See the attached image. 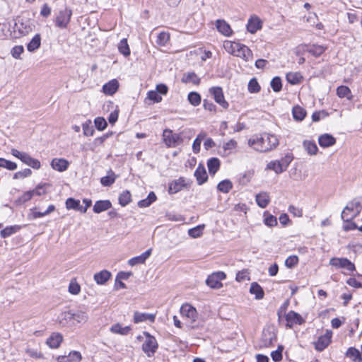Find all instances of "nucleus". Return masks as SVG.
Returning <instances> with one entry per match:
<instances>
[{
    "label": "nucleus",
    "mask_w": 362,
    "mask_h": 362,
    "mask_svg": "<svg viewBox=\"0 0 362 362\" xmlns=\"http://www.w3.org/2000/svg\"><path fill=\"white\" fill-rule=\"evenodd\" d=\"M248 146L259 152H268L277 147L278 138L270 134H263L260 136H253L248 140Z\"/></svg>",
    "instance_id": "obj_1"
},
{
    "label": "nucleus",
    "mask_w": 362,
    "mask_h": 362,
    "mask_svg": "<svg viewBox=\"0 0 362 362\" xmlns=\"http://www.w3.org/2000/svg\"><path fill=\"white\" fill-rule=\"evenodd\" d=\"M11 153L13 156L18 158L23 163L33 169L37 170L40 168V162L37 159L32 158L28 153L25 152H21L16 148H12Z\"/></svg>",
    "instance_id": "obj_2"
},
{
    "label": "nucleus",
    "mask_w": 362,
    "mask_h": 362,
    "mask_svg": "<svg viewBox=\"0 0 362 362\" xmlns=\"http://www.w3.org/2000/svg\"><path fill=\"white\" fill-rule=\"evenodd\" d=\"M163 140L168 148H175L183 142V139L178 134L174 133L170 129H165L163 132Z\"/></svg>",
    "instance_id": "obj_3"
},
{
    "label": "nucleus",
    "mask_w": 362,
    "mask_h": 362,
    "mask_svg": "<svg viewBox=\"0 0 362 362\" xmlns=\"http://www.w3.org/2000/svg\"><path fill=\"white\" fill-rule=\"evenodd\" d=\"M360 202L356 199L350 202L344 209L341 215L344 221L354 218L360 211Z\"/></svg>",
    "instance_id": "obj_4"
},
{
    "label": "nucleus",
    "mask_w": 362,
    "mask_h": 362,
    "mask_svg": "<svg viewBox=\"0 0 362 362\" xmlns=\"http://www.w3.org/2000/svg\"><path fill=\"white\" fill-rule=\"evenodd\" d=\"M144 334L146 336V339L142 344V350L148 357H151L156 353L158 346V343L156 338L148 332H144Z\"/></svg>",
    "instance_id": "obj_5"
},
{
    "label": "nucleus",
    "mask_w": 362,
    "mask_h": 362,
    "mask_svg": "<svg viewBox=\"0 0 362 362\" xmlns=\"http://www.w3.org/2000/svg\"><path fill=\"white\" fill-rule=\"evenodd\" d=\"M71 16L72 11L67 7L59 11L54 20L55 25L61 29L66 28Z\"/></svg>",
    "instance_id": "obj_6"
},
{
    "label": "nucleus",
    "mask_w": 362,
    "mask_h": 362,
    "mask_svg": "<svg viewBox=\"0 0 362 362\" xmlns=\"http://www.w3.org/2000/svg\"><path fill=\"white\" fill-rule=\"evenodd\" d=\"M180 313L189 323H194L198 318V313L195 308L189 303L183 304L180 308Z\"/></svg>",
    "instance_id": "obj_7"
},
{
    "label": "nucleus",
    "mask_w": 362,
    "mask_h": 362,
    "mask_svg": "<svg viewBox=\"0 0 362 362\" xmlns=\"http://www.w3.org/2000/svg\"><path fill=\"white\" fill-rule=\"evenodd\" d=\"M226 278V275L223 272H214L208 276L206 284L211 288L218 289L223 286L222 280Z\"/></svg>",
    "instance_id": "obj_8"
},
{
    "label": "nucleus",
    "mask_w": 362,
    "mask_h": 362,
    "mask_svg": "<svg viewBox=\"0 0 362 362\" xmlns=\"http://www.w3.org/2000/svg\"><path fill=\"white\" fill-rule=\"evenodd\" d=\"M210 94L213 96L214 100L222 107L227 109L229 106L228 103L226 101L223 90L219 86L211 87L209 90Z\"/></svg>",
    "instance_id": "obj_9"
},
{
    "label": "nucleus",
    "mask_w": 362,
    "mask_h": 362,
    "mask_svg": "<svg viewBox=\"0 0 362 362\" xmlns=\"http://www.w3.org/2000/svg\"><path fill=\"white\" fill-rule=\"evenodd\" d=\"M290 161V160H287L286 158H283L281 160H272L267 165V168L274 170L276 174H279L287 169Z\"/></svg>",
    "instance_id": "obj_10"
},
{
    "label": "nucleus",
    "mask_w": 362,
    "mask_h": 362,
    "mask_svg": "<svg viewBox=\"0 0 362 362\" xmlns=\"http://www.w3.org/2000/svg\"><path fill=\"white\" fill-rule=\"evenodd\" d=\"M332 332L327 330L325 334L319 337L317 341L315 342V348L319 351H323L331 342Z\"/></svg>",
    "instance_id": "obj_11"
},
{
    "label": "nucleus",
    "mask_w": 362,
    "mask_h": 362,
    "mask_svg": "<svg viewBox=\"0 0 362 362\" xmlns=\"http://www.w3.org/2000/svg\"><path fill=\"white\" fill-rule=\"evenodd\" d=\"M14 32H18L20 36L27 35L32 31V27L29 21L23 20H18L14 25Z\"/></svg>",
    "instance_id": "obj_12"
},
{
    "label": "nucleus",
    "mask_w": 362,
    "mask_h": 362,
    "mask_svg": "<svg viewBox=\"0 0 362 362\" xmlns=\"http://www.w3.org/2000/svg\"><path fill=\"white\" fill-rule=\"evenodd\" d=\"M330 264L338 268H344L348 271L355 270L354 264L346 258H332L330 259Z\"/></svg>",
    "instance_id": "obj_13"
},
{
    "label": "nucleus",
    "mask_w": 362,
    "mask_h": 362,
    "mask_svg": "<svg viewBox=\"0 0 362 362\" xmlns=\"http://www.w3.org/2000/svg\"><path fill=\"white\" fill-rule=\"evenodd\" d=\"M236 52L234 56L240 57L245 61H250L252 58V51L245 45L239 44V47L236 49Z\"/></svg>",
    "instance_id": "obj_14"
},
{
    "label": "nucleus",
    "mask_w": 362,
    "mask_h": 362,
    "mask_svg": "<svg viewBox=\"0 0 362 362\" xmlns=\"http://www.w3.org/2000/svg\"><path fill=\"white\" fill-rule=\"evenodd\" d=\"M285 318L289 327H292L293 325H301L304 322L302 317L294 311L288 312Z\"/></svg>",
    "instance_id": "obj_15"
},
{
    "label": "nucleus",
    "mask_w": 362,
    "mask_h": 362,
    "mask_svg": "<svg viewBox=\"0 0 362 362\" xmlns=\"http://www.w3.org/2000/svg\"><path fill=\"white\" fill-rule=\"evenodd\" d=\"M156 320V314H150V313H139V312H134V323H139L142 322L149 321L151 322H154Z\"/></svg>",
    "instance_id": "obj_16"
},
{
    "label": "nucleus",
    "mask_w": 362,
    "mask_h": 362,
    "mask_svg": "<svg viewBox=\"0 0 362 362\" xmlns=\"http://www.w3.org/2000/svg\"><path fill=\"white\" fill-rule=\"evenodd\" d=\"M262 26L261 20L256 16H252L247 22V30L252 34L260 30Z\"/></svg>",
    "instance_id": "obj_17"
},
{
    "label": "nucleus",
    "mask_w": 362,
    "mask_h": 362,
    "mask_svg": "<svg viewBox=\"0 0 362 362\" xmlns=\"http://www.w3.org/2000/svg\"><path fill=\"white\" fill-rule=\"evenodd\" d=\"M186 185L185 180L183 177H180L169 184L168 192L175 194L181 191Z\"/></svg>",
    "instance_id": "obj_18"
},
{
    "label": "nucleus",
    "mask_w": 362,
    "mask_h": 362,
    "mask_svg": "<svg viewBox=\"0 0 362 362\" xmlns=\"http://www.w3.org/2000/svg\"><path fill=\"white\" fill-rule=\"evenodd\" d=\"M318 143L321 147L327 148L336 143V139L329 134H324L320 136Z\"/></svg>",
    "instance_id": "obj_19"
},
{
    "label": "nucleus",
    "mask_w": 362,
    "mask_h": 362,
    "mask_svg": "<svg viewBox=\"0 0 362 362\" xmlns=\"http://www.w3.org/2000/svg\"><path fill=\"white\" fill-rule=\"evenodd\" d=\"M69 162L64 158H54L51 162L52 168L57 171L63 172L69 167Z\"/></svg>",
    "instance_id": "obj_20"
},
{
    "label": "nucleus",
    "mask_w": 362,
    "mask_h": 362,
    "mask_svg": "<svg viewBox=\"0 0 362 362\" xmlns=\"http://www.w3.org/2000/svg\"><path fill=\"white\" fill-rule=\"evenodd\" d=\"M111 276L112 275L110 272L104 269L100 272L95 273L94 274L93 279L98 284L103 285L105 284L110 279Z\"/></svg>",
    "instance_id": "obj_21"
},
{
    "label": "nucleus",
    "mask_w": 362,
    "mask_h": 362,
    "mask_svg": "<svg viewBox=\"0 0 362 362\" xmlns=\"http://www.w3.org/2000/svg\"><path fill=\"white\" fill-rule=\"evenodd\" d=\"M151 251H152V249L150 248V249L147 250L146 252H144V253H142L141 255L130 259L128 261V264L130 266L133 267L138 264L144 263L145 261L150 257V255L151 254Z\"/></svg>",
    "instance_id": "obj_22"
},
{
    "label": "nucleus",
    "mask_w": 362,
    "mask_h": 362,
    "mask_svg": "<svg viewBox=\"0 0 362 362\" xmlns=\"http://www.w3.org/2000/svg\"><path fill=\"white\" fill-rule=\"evenodd\" d=\"M194 176L198 185L204 184L208 179V175L204 165H199L194 172Z\"/></svg>",
    "instance_id": "obj_23"
},
{
    "label": "nucleus",
    "mask_w": 362,
    "mask_h": 362,
    "mask_svg": "<svg viewBox=\"0 0 362 362\" xmlns=\"http://www.w3.org/2000/svg\"><path fill=\"white\" fill-rule=\"evenodd\" d=\"M119 88V83L116 79L111 80L103 86V93L112 95L116 93Z\"/></svg>",
    "instance_id": "obj_24"
},
{
    "label": "nucleus",
    "mask_w": 362,
    "mask_h": 362,
    "mask_svg": "<svg viewBox=\"0 0 362 362\" xmlns=\"http://www.w3.org/2000/svg\"><path fill=\"white\" fill-rule=\"evenodd\" d=\"M216 26L218 32L226 36H230L232 34L230 26L224 20H217Z\"/></svg>",
    "instance_id": "obj_25"
},
{
    "label": "nucleus",
    "mask_w": 362,
    "mask_h": 362,
    "mask_svg": "<svg viewBox=\"0 0 362 362\" xmlns=\"http://www.w3.org/2000/svg\"><path fill=\"white\" fill-rule=\"evenodd\" d=\"M73 319L72 313L71 311H64L61 313L57 317L56 322L61 326H66Z\"/></svg>",
    "instance_id": "obj_26"
},
{
    "label": "nucleus",
    "mask_w": 362,
    "mask_h": 362,
    "mask_svg": "<svg viewBox=\"0 0 362 362\" xmlns=\"http://www.w3.org/2000/svg\"><path fill=\"white\" fill-rule=\"evenodd\" d=\"M111 206L112 204L109 200L97 201L93 206V211L99 214L109 209Z\"/></svg>",
    "instance_id": "obj_27"
},
{
    "label": "nucleus",
    "mask_w": 362,
    "mask_h": 362,
    "mask_svg": "<svg viewBox=\"0 0 362 362\" xmlns=\"http://www.w3.org/2000/svg\"><path fill=\"white\" fill-rule=\"evenodd\" d=\"M62 336L59 333L52 334L47 340V345L52 348H58L62 341Z\"/></svg>",
    "instance_id": "obj_28"
},
{
    "label": "nucleus",
    "mask_w": 362,
    "mask_h": 362,
    "mask_svg": "<svg viewBox=\"0 0 362 362\" xmlns=\"http://www.w3.org/2000/svg\"><path fill=\"white\" fill-rule=\"evenodd\" d=\"M255 200L259 207L266 208L270 202L269 195L267 192H261L256 195Z\"/></svg>",
    "instance_id": "obj_29"
},
{
    "label": "nucleus",
    "mask_w": 362,
    "mask_h": 362,
    "mask_svg": "<svg viewBox=\"0 0 362 362\" xmlns=\"http://www.w3.org/2000/svg\"><path fill=\"white\" fill-rule=\"evenodd\" d=\"M182 82L185 83H192L194 85H198L200 83V78L194 72H188L184 74L182 78Z\"/></svg>",
    "instance_id": "obj_30"
},
{
    "label": "nucleus",
    "mask_w": 362,
    "mask_h": 362,
    "mask_svg": "<svg viewBox=\"0 0 362 362\" xmlns=\"http://www.w3.org/2000/svg\"><path fill=\"white\" fill-rule=\"evenodd\" d=\"M40 45L41 36L40 34H36L27 45V49L30 52H33L40 47Z\"/></svg>",
    "instance_id": "obj_31"
},
{
    "label": "nucleus",
    "mask_w": 362,
    "mask_h": 362,
    "mask_svg": "<svg viewBox=\"0 0 362 362\" xmlns=\"http://www.w3.org/2000/svg\"><path fill=\"white\" fill-rule=\"evenodd\" d=\"M346 356L354 362H362V356L359 351L356 348H349L346 353Z\"/></svg>",
    "instance_id": "obj_32"
},
{
    "label": "nucleus",
    "mask_w": 362,
    "mask_h": 362,
    "mask_svg": "<svg viewBox=\"0 0 362 362\" xmlns=\"http://www.w3.org/2000/svg\"><path fill=\"white\" fill-rule=\"evenodd\" d=\"M250 292L255 294V298L258 300L263 298L264 294L262 288L256 282L251 284Z\"/></svg>",
    "instance_id": "obj_33"
},
{
    "label": "nucleus",
    "mask_w": 362,
    "mask_h": 362,
    "mask_svg": "<svg viewBox=\"0 0 362 362\" xmlns=\"http://www.w3.org/2000/svg\"><path fill=\"white\" fill-rule=\"evenodd\" d=\"M131 330V327L129 326L122 327V325L119 323L113 325L110 327V331L115 334H119L121 335H127Z\"/></svg>",
    "instance_id": "obj_34"
},
{
    "label": "nucleus",
    "mask_w": 362,
    "mask_h": 362,
    "mask_svg": "<svg viewBox=\"0 0 362 362\" xmlns=\"http://www.w3.org/2000/svg\"><path fill=\"white\" fill-rule=\"evenodd\" d=\"M207 166L210 174L214 175L220 168V160L216 158H211L207 162Z\"/></svg>",
    "instance_id": "obj_35"
},
{
    "label": "nucleus",
    "mask_w": 362,
    "mask_h": 362,
    "mask_svg": "<svg viewBox=\"0 0 362 362\" xmlns=\"http://www.w3.org/2000/svg\"><path fill=\"white\" fill-rule=\"evenodd\" d=\"M293 118L296 121H302L306 116V111L300 106H295L292 110Z\"/></svg>",
    "instance_id": "obj_36"
},
{
    "label": "nucleus",
    "mask_w": 362,
    "mask_h": 362,
    "mask_svg": "<svg viewBox=\"0 0 362 362\" xmlns=\"http://www.w3.org/2000/svg\"><path fill=\"white\" fill-rule=\"evenodd\" d=\"M73 319L78 323H84L88 319L87 312L85 310H78L76 313H72Z\"/></svg>",
    "instance_id": "obj_37"
},
{
    "label": "nucleus",
    "mask_w": 362,
    "mask_h": 362,
    "mask_svg": "<svg viewBox=\"0 0 362 362\" xmlns=\"http://www.w3.org/2000/svg\"><path fill=\"white\" fill-rule=\"evenodd\" d=\"M325 49L326 47L322 45H313L308 47L306 51L315 57H319L325 51Z\"/></svg>",
    "instance_id": "obj_38"
},
{
    "label": "nucleus",
    "mask_w": 362,
    "mask_h": 362,
    "mask_svg": "<svg viewBox=\"0 0 362 362\" xmlns=\"http://www.w3.org/2000/svg\"><path fill=\"white\" fill-rule=\"evenodd\" d=\"M239 42L226 40L223 42L225 50L230 54L235 55L236 49L239 47Z\"/></svg>",
    "instance_id": "obj_39"
},
{
    "label": "nucleus",
    "mask_w": 362,
    "mask_h": 362,
    "mask_svg": "<svg viewBox=\"0 0 362 362\" xmlns=\"http://www.w3.org/2000/svg\"><path fill=\"white\" fill-rule=\"evenodd\" d=\"M170 40V34L168 32H160L156 39V44L159 46H165Z\"/></svg>",
    "instance_id": "obj_40"
},
{
    "label": "nucleus",
    "mask_w": 362,
    "mask_h": 362,
    "mask_svg": "<svg viewBox=\"0 0 362 362\" xmlns=\"http://www.w3.org/2000/svg\"><path fill=\"white\" fill-rule=\"evenodd\" d=\"M116 178L117 176L112 170H110L108 172L107 175L103 177L100 179V182L103 186H110L115 182Z\"/></svg>",
    "instance_id": "obj_41"
},
{
    "label": "nucleus",
    "mask_w": 362,
    "mask_h": 362,
    "mask_svg": "<svg viewBox=\"0 0 362 362\" xmlns=\"http://www.w3.org/2000/svg\"><path fill=\"white\" fill-rule=\"evenodd\" d=\"M302 78V76L298 72H290L286 74V80L291 84H298Z\"/></svg>",
    "instance_id": "obj_42"
},
{
    "label": "nucleus",
    "mask_w": 362,
    "mask_h": 362,
    "mask_svg": "<svg viewBox=\"0 0 362 362\" xmlns=\"http://www.w3.org/2000/svg\"><path fill=\"white\" fill-rule=\"evenodd\" d=\"M233 188V184L229 180H224L217 185L218 191L223 193H228Z\"/></svg>",
    "instance_id": "obj_43"
},
{
    "label": "nucleus",
    "mask_w": 362,
    "mask_h": 362,
    "mask_svg": "<svg viewBox=\"0 0 362 362\" xmlns=\"http://www.w3.org/2000/svg\"><path fill=\"white\" fill-rule=\"evenodd\" d=\"M118 49L119 52L125 57H127L130 54V49L126 38L120 40L118 44Z\"/></svg>",
    "instance_id": "obj_44"
},
{
    "label": "nucleus",
    "mask_w": 362,
    "mask_h": 362,
    "mask_svg": "<svg viewBox=\"0 0 362 362\" xmlns=\"http://www.w3.org/2000/svg\"><path fill=\"white\" fill-rule=\"evenodd\" d=\"M132 195L129 191L126 190L122 192V193L119 195V204L122 206H127L132 201Z\"/></svg>",
    "instance_id": "obj_45"
},
{
    "label": "nucleus",
    "mask_w": 362,
    "mask_h": 362,
    "mask_svg": "<svg viewBox=\"0 0 362 362\" xmlns=\"http://www.w3.org/2000/svg\"><path fill=\"white\" fill-rule=\"evenodd\" d=\"M303 146L305 151L310 155H315L318 150L315 143L310 141H305L303 142Z\"/></svg>",
    "instance_id": "obj_46"
},
{
    "label": "nucleus",
    "mask_w": 362,
    "mask_h": 362,
    "mask_svg": "<svg viewBox=\"0 0 362 362\" xmlns=\"http://www.w3.org/2000/svg\"><path fill=\"white\" fill-rule=\"evenodd\" d=\"M188 100L194 106H197L201 103V96L197 92H191L188 94Z\"/></svg>",
    "instance_id": "obj_47"
},
{
    "label": "nucleus",
    "mask_w": 362,
    "mask_h": 362,
    "mask_svg": "<svg viewBox=\"0 0 362 362\" xmlns=\"http://www.w3.org/2000/svg\"><path fill=\"white\" fill-rule=\"evenodd\" d=\"M204 225H199L188 230L190 237L196 238L200 237L203 233Z\"/></svg>",
    "instance_id": "obj_48"
},
{
    "label": "nucleus",
    "mask_w": 362,
    "mask_h": 362,
    "mask_svg": "<svg viewBox=\"0 0 362 362\" xmlns=\"http://www.w3.org/2000/svg\"><path fill=\"white\" fill-rule=\"evenodd\" d=\"M66 207L67 209L79 211V209H81L80 202L73 198H69L66 201Z\"/></svg>",
    "instance_id": "obj_49"
},
{
    "label": "nucleus",
    "mask_w": 362,
    "mask_h": 362,
    "mask_svg": "<svg viewBox=\"0 0 362 362\" xmlns=\"http://www.w3.org/2000/svg\"><path fill=\"white\" fill-rule=\"evenodd\" d=\"M0 168H4L9 170H14L17 168L16 163L0 158Z\"/></svg>",
    "instance_id": "obj_50"
},
{
    "label": "nucleus",
    "mask_w": 362,
    "mask_h": 362,
    "mask_svg": "<svg viewBox=\"0 0 362 362\" xmlns=\"http://www.w3.org/2000/svg\"><path fill=\"white\" fill-rule=\"evenodd\" d=\"M206 134H199L197 137L194 139L192 145L193 151L194 153H199L200 151V146L202 140L205 138Z\"/></svg>",
    "instance_id": "obj_51"
},
{
    "label": "nucleus",
    "mask_w": 362,
    "mask_h": 362,
    "mask_svg": "<svg viewBox=\"0 0 362 362\" xmlns=\"http://www.w3.org/2000/svg\"><path fill=\"white\" fill-rule=\"evenodd\" d=\"M48 186L47 184H39L33 190H31L33 197V196H41L46 194V188Z\"/></svg>",
    "instance_id": "obj_52"
},
{
    "label": "nucleus",
    "mask_w": 362,
    "mask_h": 362,
    "mask_svg": "<svg viewBox=\"0 0 362 362\" xmlns=\"http://www.w3.org/2000/svg\"><path fill=\"white\" fill-rule=\"evenodd\" d=\"M19 227L17 226L6 227L1 231V236L4 238L9 237L12 234L15 233Z\"/></svg>",
    "instance_id": "obj_53"
},
{
    "label": "nucleus",
    "mask_w": 362,
    "mask_h": 362,
    "mask_svg": "<svg viewBox=\"0 0 362 362\" xmlns=\"http://www.w3.org/2000/svg\"><path fill=\"white\" fill-rule=\"evenodd\" d=\"M94 124L96 129L99 131L104 130L107 126L106 120L101 117H96L94 120Z\"/></svg>",
    "instance_id": "obj_54"
},
{
    "label": "nucleus",
    "mask_w": 362,
    "mask_h": 362,
    "mask_svg": "<svg viewBox=\"0 0 362 362\" xmlns=\"http://www.w3.org/2000/svg\"><path fill=\"white\" fill-rule=\"evenodd\" d=\"M337 94L339 98L346 97L349 98V95H351L350 89L345 86H341L337 89Z\"/></svg>",
    "instance_id": "obj_55"
},
{
    "label": "nucleus",
    "mask_w": 362,
    "mask_h": 362,
    "mask_svg": "<svg viewBox=\"0 0 362 362\" xmlns=\"http://www.w3.org/2000/svg\"><path fill=\"white\" fill-rule=\"evenodd\" d=\"M248 90L250 93H258L260 90V86L255 78L249 81Z\"/></svg>",
    "instance_id": "obj_56"
},
{
    "label": "nucleus",
    "mask_w": 362,
    "mask_h": 362,
    "mask_svg": "<svg viewBox=\"0 0 362 362\" xmlns=\"http://www.w3.org/2000/svg\"><path fill=\"white\" fill-rule=\"evenodd\" d=\"M146 99L152 100L153 103H160L162 100V97L156 90H149L147 93Z\"/></svg>",
    "instance_id": "obj_57"
},
{
    "label": "nucleus",
    "mask_w": 362,
    "mask_h": 362,
    "mask_svg": "<svg viewBox=\"0 0 362 362\" xmlns=\"http://www.w3.org/2000/svg\"><path fill=\"white\" fill-rule=\"evenodd\" d=\"M90 124L91 122L89 120L82 124L83 134L86 136H93L94 134V129Z\"/></svg>",
    "instance_id": "obj_58"
},
{
    "label": "nucleus",
    "mask_w": 362,
    "mask_h": 362,
    "mask_svg": "<svg viewBox=\"0 0 362 362\" xmlns=\"http://www.w3.org/2000/svg\"><path fill=\"white\" fill-rule=\"evenodd\" d=\"M271 87L275 92H279L282 88L281 80L279 77H274L271 81Z\"/></svg>",
    "instance_id": "obj_59"
},
{
    "label": "nucleus",
    "mask_w": 362,
    "mask_h": 362,
    "mask_svg": "<svg viewBox=\"0 0 362 362\" xmlns=\"http://www.w3.org/2000/svg\"><path fill=\"white\" fill-rule=\"evenodd\" d=\"M283 349L284 348L282 346H279L277 350L274 351L271 353V356L274 361L279 362L282 360Z\"/></svg>",
    "instance_id": "obj_60"
},
{
    "label": "nucleus",
    "mask_w": 362,
    "mask_h": 362,
    "mask_svg": "<svg viewBox=\"0 0 362 362\" xmlns=\"http://www.w3.org/2000/svg\"><path fill=\"white\" fill-rule=\"evenodd\" d=\"M24 52V47L22 45L13 47L11 51L12 57L15 59H21V54Z\"/></svg>",
    "instance_id": "obj_61"
},
{
    "label": "nucleus",
    "mask_w": 362,
    "mask_h": 362,
    "mask_svg": "<svg viewBox=\"0 0 362 362\" xmlns=\"http://www.w3.org/2000/svg\"><path fill=\"white\" fill-rule=\"evenodd\" d=\"M298 262V257L296 255L289 256L285 261V265L288 268H293Z\"/></svg>",
    "instance_id": "obj_62"
},
{
    "label": "nucleus",
    "mask_w": 362,
    "mask_h": 362,
    "mask_svg": "<svg viewBox=\"0 0 362 362\" xmlns=\"http://www.w3.org/2000/svg\"><path fill=\"white\" fill-rule=\"evenodd\" d=\"M32 174V171L29 168H25L21 171H18L14 174V179H21V178H25L27 177L30 176Z\"/></svg>",
    "instance_id": "obj_63"
},
{
    "label": "nucleus",
    "mask_w": 362,
    "mask_h": 362,
    "mask_svg": "<svg viewBox=\"0 0 362 362\" xmlns=\"http://www.w3.org/2000/svg\"><path fill=\"white\" fill-rule=\"evenodd\" d=\"M81 291V287L76 281H71L69 286V291L74 295H77Z\"/></svg>",
    "instance_id": "obj_64"
}]
</instances>
